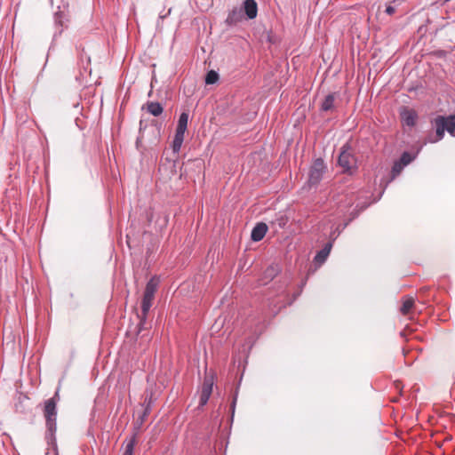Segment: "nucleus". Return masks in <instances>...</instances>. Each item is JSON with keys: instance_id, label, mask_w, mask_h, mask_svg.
<instances>
[{"instance_id": "18", "label": "nucleus", "mask_w": 455, "mask_h": 455, "mask_svg": "<svg viewBox=\"0 0 455 455\" xmlns=\"http://www.w3.org/2000/svg\"><path fill=\"white\" fill-rule=\"evenodd\" d=\"M136 443V434H134L129 440L125 441V448L123 455H133V450Z\"/></svg>"}, {"instance_id": "9", "label": "nucleus", "mask_w": 455, "mask_h": 455, "mask_svg": "<svg viewBox=\"0 0 455 455\" xmlns=\"http://www.w3.org/2000/svg\"><path fill=\"white\" fill-rule=\"evenodd\" d=\"M244 19L243 8L235 6L233 7L225 20L228 26H235Z\"/></svg>"}, {"instance_id": "6", "label": "nucleus", "mask_w": 455, "mask_h": 455, "mask_svg": "<svg viewBox=\"0 0 455 455\" xmlns=\"http://www.w3.org/2000/svg\"><path fill=\"white\" fill-rule=\"evenodd\" d=\"M214 384V378L212 375H206L204 377L202 388H201V394H200V399H199V407L204 406L212 393V387Z\"/></svg>"}, {"instance_id": "2", "label": "nucleus", "mask_w": 455, "mask_h": 455, "mask_svg": "<svg viewBox=\"0 0 455 455\" xmlns=\"http://www.w3.org/2000/svg\"><path fill=\"white\" fill-rule=\"evenodd\" d=\"M59 400V392L56 391L53 397L48 399L44 403V417L47 427V438H52L56 429V418H57V401Z\"/></svg>"}, {"instance_id": "7", "label": "nucleus", "mask_w": 455, "mask_h": 455, "mask_svg": "<svg viewBox=\"0 0 455 455\" xmlns=\"http://www.w3.org/2000/svg\"><path fill=\"white\" fill-rule=\"evenodd\" d=\"M243 16L247 20H253L258 15V4L255 0H244L241 5Z\"/></svg>"}, {"instance_id": "8", "label": "nucleus", "mask_w": 455, "mask_h": 455, "mask_svg": "<svg viewBox=\"0 0 455 455\" xmlns=\"http://www.w3.org/2000/svg\"><path fill=\"white\" fill-rule=\"evenodd\" d=\"M281 271L278 264H272L264 271L262 277L259 280V285H266L272 281Z\"/></svg>"}, {"instance_id": "19", "label": "nucleus", "mask_w": 455, "mask_h": 455, "mask_svg": "<svg viewBox=\"0 0 455 455\" xmlns=\"http://www.w3.org/2000/svg\"><path fill=\"white\" fill-rule=\"evenodd\" d=\"M414 306V299L412 297H407L402 305L401 312L403 315H407Z\"/></svg>"}, {"instance_id": "17", "label": "nucleus", "mask_w": 455, "mask_h": 455, "mask_svg": "<svg viewBox=\"0 0 455 455\" xmlns=\"http://www.w3.org/2000/svg\"><path fill=\"white\" fill-rule=\"evenodd\" d=\"M416 114L414 111L412 110H405L403 114H402V118L403 120V122L406 124V125L408 126H413L416 123Z\"/></svg>"}, {"instance_id": "14", "label": "nucleus", "mask_w": 455, "mask_h": 455, "mask_svg": "<svg viewBox=\"0 0 455 455\" xmlns=\"http://www.w3.org/2000/svg\"><path fill=\"white\" fill-rule=\"evenodd\" d=\"M331 247H332V243L331 242L327 243L324 245V247L316 253V255L315 256V259H314L316 263L323 264L326 260L327 257L329 256Z\"/></svg>"}, {"instance_id": "12", "label": "nucleus", "mask_w": 455, "mask_h": 455, "mask_svg": "<svg viewBox=\"0 0 455 455\" xmlns=\"http://www.w3.org/2000/svg\"><path fill=\"white\" fill-rule=\"evenodd\" d=\"M267 231V224L260 222L258 223L251 230V238L254 242H259L263 239Z\"/></svg>"}, {"instance_id": "13", "label": "nucleus", "mask_w": 455, "mask_h": 455, "mask_svg": "<svg viewBox=\"0 0 455 455\" xmlns=\"http://www.w3.org/2000/svg\"><path fill=\"white\" fill-rule=\"evenodd\" d=\"M152 306V300L150 299H146L144 298H142V301H141V315H138L140 320V329H139V331H140L144 327V325L146 324V320H147V315H148V313L150 309Z\"/></svg>"}, {"instance_id": "23", "label": "nucleus", "mask_w": 455, "mask_h": 455, "mask_svg": "<svg viewBox=\"0 0 455 455\" xmlns=\"http://www.w3.org/2000/svg\"><path fill=\"white\" fill-rule=\"evenodd\" d=\"M147 131V127L146 126H143V121H140V136L139 138L137 139V145L139 144V142L144 139L145 137V132Z\"/></svg>"}, {"instance_id": "20", "label": "nucleus", "mask_w": 455, "mask_h": 455, "mask_svg": "<svg viewBox=\"0 0 455 455\" xmlns=\"http://www.w3.org/2000/svg\"><path fill=\"white\" fill-rule=\"evenodd\" d=\"M416 158V155H412L407 151L403 152L399 159V162L404 166L411 164Z\"/></svg>"}, {"instance_id": "15", "label": "nucleus", "mask_w": 455, "mask_h": 455, "mask_svg": "<svg viewBox=\"0 0 455 455\" xmlns=\"http://www.w3.org/2000/svg\"><path fill=\"white\" fill-rule=\"evenodd\" d=\"M335 94H328L321 105V110L327 112L334 108Z\"/></svg>"}, {"instance_id": "16", "label": "nucleus", "mask_w": 455, "mask_h": 455, "mask_svg": "<svg viewBox=\"0 0 455 455\" xmlns=\"http://www.w3.org/2000/svg\"><path fill=\"white\" fill-rule=\"evenodd\" d=\"M146 108L147 110L154 116H159L164 111L162 105L158 102H148Z\"/></svg>"}, {"instance_id": "21", "label": "nucleus", "mask_w": 455, "mask_h": 455, "mask_svg": "<svg viewBox=\"0 0 455 455\" xmlns=\"http://www.w3.org/2000/svg\"><path fill=\"white\" fill-rule=\"evenodd\" d=\"M219 80V74L214 70H210L205 76L206 84H213Z\"/></svg>"}, {"instance_id": "11", "label": "nucleus", "mask_w": 455, "mask_h": 455, "mask_svg": "<svg viewBox=\"0 0 455 455\" xmlns=\"http://www.w3.org/2000/svg\"><path fill=\"white\" fill-rule=\"evenodd\" d=\"M157 286H158V280H157V278L152 277L147 283V285H146V288H145V291H144V294H143V298L146 299H150V300L153 301L154 297H155V293H156V291L157 290Z\"/></svg>"}, {"instance_id": "4", "label": "nucleus", "mask_w": 455, "mask_h": 455, "mask_svg": "<svg viewBox=\"0 0 455 455\" xmlns=\"http://www.w3.org/2000/svg\"><path fill=\"white\" fill-rule=\"evenodd\" d=\"M188 114L182 112L179 117L174 140L172 141V150L174 153H178L181 148L184 134L188 128Z\"/></svg>"}, {"instance_id": "5", "label": "nucleus", "mask_w": 455, "mask_h": 455, "mask_svg": "<svg viewBox=\"0 0 455 455\" xmlns=\"http://www.w3.org/2000/svg\"><path fill=\"white\" fill-rule=\"evenodd\" d=\"M326 172V165L322 158H317L314 161L308 175V185L315 187L322 180L323 174Z\"/></svg>"}, {"instance_id": "22", "label": "nucleus", "mask_w": 455, "mask_h": 455, "mask_svg": "<svg viewBox=\"0 0 455 455\" xmlns=\"http://www.w3.org/2000/svg\"><path fill=\"white\" fill-rule=\"evenodd\" d=\"M405 167L403 164H401L399 161L395 162L393 167H392V176L395 178V176L399 175L402 170Z\"/></svg>"}, {"instance_id": "1", "label": "nucleus", "mask_w": 455, "mask_h": 455, "mask_svg": "<svg viewBox=\"0 0 455 455\" xmlns=\"http://www.w3.org/2000/svg\"><path fill=\"white\" fill-rule=\"evenodd\" d=\"M434 124L435 127V139L430 140L431 143L442 140L445 132L451 136L455 137V115L448 116H437L434 120Z\"/></svg>"}, {"instance_id": "3", "label": "nucleus", "mask_w": 455, "mask_h": 455, "mask_svg": "<svg viewBox=\"0 0 455 455\" xmlns=\"http://www.w3.org/2000/svg\"><path fill=\"white\" fill-rule=\"evenodd\" d=\"M339 165L343 169V172L353 174L357 169V161L355 156L351 147L346 143L340 148V153L338 158Z\"/></svg>"}, {"instance_id": "25", "label": "nucleus", "mask_w": 455, "mask_h": 455, "mask_svg": "<svg viewBox=\"0 0 455 455\" xmlns=\"http://www.w3.org/2000/svg\"><path fill=\"white\" fill-rule=\"evenodd\" d=\"M386 13L388 15H392L395 12V8L394 6L388 5L386 8Z\"/></svg>"}, {"instance_id": "10", "label": "nucleus", "mask_w": 455, "mask_h": 455, "mask_svg": "<svg viewBox=\"0 0 455 455\" xmlns=\"http://www.w3.org/2000/svg\"><path fill=\"white\" fill-rule=\"evenodd\" d=\"M67 15L63 11H58L54 13L55 36L60 35L63 29L67 28Z\"/></svg>"}, {"instance_id": "24", "label": "nucleus", "mask_w": 455, "mask_h": 455, "mask_svg": "<svg viewBox=\"0 0 455 455\" xmlns=\"http://www.w3.org/2000/svg\"><path fill=\"white\" fill-rule=\"evenodd\" d=\"M236 401H237V393L235 394L234 395V398H233V401H232V403L230 405V411H231V420L233 419L234 418V414H235V405H236Z\"/></svg>"}]
</instances>
